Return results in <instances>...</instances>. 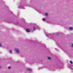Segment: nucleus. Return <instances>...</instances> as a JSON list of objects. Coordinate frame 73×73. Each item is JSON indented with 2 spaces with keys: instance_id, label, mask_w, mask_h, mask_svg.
<instances>
[{
  "instance_id": "nucleus-1",
  "label": "nucleus",
  "mask_w": 73,
  "mask_h": 73,
  "mask_svg": "<svg viewBox=\"0 0 73 73\" xmlns=\"http://www.w3.org/2000/svg\"><path fill=\"white\" fill-rule=\"evenodd\" d=\"M46 36H47L48 38H50V39H52L53 38V36L52 35L50 34H49L48 35H46Z\"/></svg>"
},
{
  "instance_id": "nucleus-11",
  "label": "nucleus",
  "mask_w": 73,
  "mask_h": 73,
  "mask_svg": "<svg viewBox=\"0 0 73 73\" xmlns=\"http://www.w3.org/2000/svg\"><path fill=\"white\" fill-rule=\"evenodd\" d=\"M70 63H71V64H73V62H72L71 60H70Z\"/></svg>"
},
{
  "instance_id": "nucleus-4",
  "label": "nucleus",
  "mask_w": 73,
  "mask_h": 73,
  "mask_svg": "<svg viewBox=\"0 0 73 73\" xmlns=\"http://www.w3.org/2000/svg\"><path fill=\"white\" fill-rule=\"evenodd\" d=\"M30 30L29 29H26V31L27 32H30Z\"/></svg>"
},
{
  "instance_id": "nucleus-13",
  "label": "nucleus",
  "mask_w": 73,
  "mask_h": 73,
  "mask_svg": "<svg viewBox=\"0 0 73 73\" xmlns=\"http://www.w3.org/2000/svg\"><path fill=\"white\" fill-rule=\"evenodd\" d=\"M61 66H58V68H61Z\"/></svg>"
},
{
  "instance_id": "nucleus-18",
  "label": "nucleus",
  "mask_w": 73,
  "mask_h": 73,
  "mask_svg": "<svg viewBox=\"0 0 73 73\" xmlns=\"http://www.w3.org/2000/svg\"><path fill=\"white\" fill-rule=\"evenodd\" d=\"M55 49H56V48H55Z\"/></svg>"
},
{
  "instance_id": "nucleus-3",
  "label": "nucleus",
  "mask_w": 73,
  "mask_h": 73,
  "mask_svg": "<svg viewBox=\"0 0 73 73\" xmlns=\"http://www.w3.org/2000/svg\"><path fill=\"white\" fill-rule=\"evenodd\" d=\"M15 51L17 53H19V50L18 48H15Z\"/></svg>"
},
{
  "instance_id": "nucleus-8",
  "label": "nucleus",
  "mask_w": 73,
  "mask_h": 73,
  "mask_svg": "<svg viewBox=\"0 0 73 73\" xmlns=\"http://www.w3.org/2000/svg\"><path fill=\"white\" fill-rule=\"evenodd\" d=\"M45 15L46 16H48V14L46 13H45Z\"/></svg>"
},
{
  "instance_id": "nucleus-15",
  "label": "nucleus",
  "mask_w": 73,
  "mask_h": 73,
  "mask_svg": "<svg viewBox=\"0 0 73 73\" xmlns=\"http://www.w3.org/2000/svg\"><path fill=\"white\" fill-rule=\"evenodd\" d=\"M8 69H10L11 67L10 66L8 67Z\"/></svg>"
},
{
  "instance_id": "nucleus-6",
  "label": "nucleus",
  "mask_w": 73,
  "mask_h": 73,
  "mask_svg": "<svg viewBox=\"0 0 73 73\" xmlns=\"http://www.w3.org/2000/svg\"><path fill=\"white\" fill-rule=\"evenodd\" d=\"M27 70H28V71H29L30 72L32 71V69L30 68H27Z\"/></svg>"
},
{
  "instance_id": "nucleus-2",
  "label": "nucleus",
  "mask_w": 73,
  "mask_h": 73,
  "mask_svg": "<svg viewBox=\"0 0 73 73\" xmlns=\"http://www.w3.org/2000/svg\"><path fill=\"white\" fill-rule=\"evenodd\" d=\"M33 28H34L33 31H35L36 30V28H39V27L37 26H36V27L34 26L33 27Z\"/></svg>"
},
{
  "instance_id": "nucleus-5",
  "label": "nucleus",
  "mask_w": 73,
  "mask_h": 73,
  "mask_svg": "<svg viewBox=\"0 0 73 73\" xmlns=\"http://www.w3.org/2000/svg\"><path fill=\"white\" fill-rule=\"evenodd\" d=\"M18 7L19 9H24V8H23V6H20Z\"/></svg>"
},
{
  "instance_id": "nucleus-14",
  "label": "nucleus",
  "mask_w": 73,
  "mask_h": 73,
  "mask_svg": "<svg viewBox=\"0 0 73 73\" xmlns=\"http://www.w3.org/2000/svg\"><path fill=\"white\" fill-rule=\"evenodd\" d=\"M45 20V19L44 18H43L42 19V20H43V21H44Z\"/></svg>"
},
{
  "instance_id": "nucleus-17",
  "label": "nucleus",
  "mask_w": 73,
  "mask_h": 73,
  "mask_svg": "<svg viewBox=\"0 0 73 73\" xmlns=\"http://www.w3.org/2000/svg\"><path fill=\"white\" fill-rule=\"evenodd\" d=\"M1 69V66H0V69Z\"/></svg>"
},
{
  "instance_id": "nucleus-7",
  "label": "nucleus",
  "mask_w": 73,
  "mask_h": 73,
  "mask_svg": "<svg viewBox=\"0 0 73 73\" xmlns=\"http://www.w3.org/2000/svg\"><path fill=\"white\" fill-rule=\"evenodd\" d=\"M69 29H70V30H72V29H73V28L72 27H70L69 28Z\"/></svg>"
},
{
  "instance_id": "nucleus-10",
  "label": "nucleus",
  "mask_w": 73,
  "mask_h": 73,
  "mask_svg": "<svg viewBox=\"0 0 73 73\" xmlns=\"http://www.w3.org/2000/svg\"><path fill=\"white\" fill-rule=\"evenodd\" d=\"M48 60H50V57H48Z\"/></svg>"
},
{
  "instance_id": "nucleus-9",
  "label": "nucleus",
  "mask_w": 73,
  "mask_h": 73,
  "mask_svg": "<svg viewBox=\"0 0 73 73\" xmlns=\"http://www.w3.org/2000/svg\"><path fill=\"white\" fill-rule=\"evenodd\" d=\"M9 51L10 53H11V54H12V50H9Z\"/></svg>"
},
{
  "instance_id": "nucleus-16",
  "label": "nucleus",
  "mask_w": 73,
  "mask_h": 73,
  "mask_svg": "<svg viewBox=\"0 0 73 73\" xmlns=\"http://www.w3.org/2000/svg\"><path fill=\"white\" fill-rule=\"evenodd\" d=\"M71 46L72 47H73V44H72V45H71Z\"/></svg>"
},
{
  "instance_id": "nucleus-12",
  "label": "nucleus",
  "mask_w": 73,
  "mask_h": 73,
  "mask_svg": "<svg viewBox=\"0 0 73 73\" xmlns=\"http://www.w3.org/2000/svg\"><path fill=\"white\" fill-rule=\"evenodd\" d=\"M2 46V45H1V44L0 43V47Z\"/></svg>"
}]
</instances>
